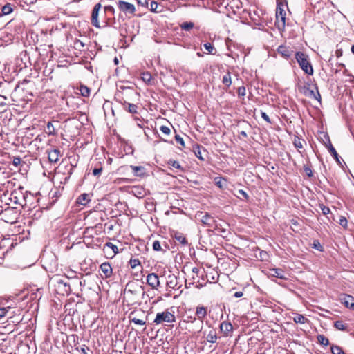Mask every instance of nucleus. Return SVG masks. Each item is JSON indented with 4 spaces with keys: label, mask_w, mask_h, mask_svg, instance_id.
Returning a JSON list of instances; mask_svg holds the SVG:
<instances>
[{
    "label": "nucleus",
    "mask_w": 354,
    "mask_h": 354,
    "mask_svg": "<svg viewBox=\"0 0 354 354\" xmlns=\"http://www.w3.org/2000/svg\"><path fill=\"white\" fill-rule=\"evenodd\" d=\"M287 4L277 0L276 8L275 26L279 31H283L286 27V11Z\"/></svg>",
    "instance_id": "1"
},
{
    "label": "nucleus",
    "mask_w": 354,
    "mask_h": 354,
    "mask_svg": "<svg viewBox=\"0 0 354 354\" xmlns=\"http://www.w3.org/2000/svg\"><path fill=\"white\" fill-rule=\"evenodd\" d=\"M295 59L298 62L300 68L308 75H312L313 74V68L309 61L308 56L302 53L297 52L295 53Z\"/></svg>",
    "instance_id": "2"
},
{
    "label": "nucleus",
    "mask_w": 354,
    "mask_h": 354,
    "mask_svg": "<svg viewBox=\"0 0 354 354\" xmlns=\"http://www.w3.org/2000/svg\"><path fill=\"white\" fill-rule=\"evenodd\" d=\"M28 196V192L24 191L23 187H19L15 189L10 195V200L13 202L15 205H20L24 206L26 205V197Z\"/></svg>",
    "instance_id": "3"
},
{
    "label": "nucleus",
    "mask_w": 354,
    "mask_h": 354,
    "mask_svg": "<svg viewBox=\"0 0 354 354\" xmlns=\"http://www.w3.org/2000/svg\"><path fill=\"white\" fill-rule=\"evenodd\" d=\"M174 322H176V316L174 313H171L167 310L161 313H158L153 320V323L156 325L165 323H173Z\"/></svg>",
    "instance_id": "4"
},
{
    "label": "nucleus",
    "mask_w": 354,
    "mask_h": 354,
    "mask_svg": "<svg viewBox=\"0 0 354 354\" xmlns=\"http://www.w3.org/2000/svg\"><path fill=\"white\" fill-rule=\"evenodd\" d=\"M196 218L203 223V225L207 227H214L216 223L214 218L208 213L198 212L196 214Z\"/></svg>",
    "instance_id": "5"
},
{
    "label": "nucleus",
    "mask_w": 354,
    "mask_h": 354,
    "mask_svg": "<svg viewBox=\"0 0 354 354\" xmlns=\"http://www.w3.org/2000/svg\"><path fill=\"white\" fill-rule=\"evenodd\" d=\"M118 8L125 14H134L136 12V8L133 4L129 2L120 0L117 3Z\"/></svg>",
    "instance_id": "6"
},
{
    "label": "nucleus",
    "mask_w": 354,
    "mask_h": 354,
    "mask_svg": "<svg viewBox=\"0 0 354 354\" xmlns=\"http://www.w3.org/2000/svg\"><path fill=\"white\" fill-rule=\"evenodd\" d=\"M102 8V5L100 3H96L93 7V9L91 12V24L96 28H100V22L98 20V15L100 9Z\"/></svg>",
    "instance_id": "7"
},
{
    "label": "nucleus",
    "mask_w": 354,
    "mask_h": 354,
    "mask_svg": "<svg viewBox=\"0 0 354 354\" xmlns=\"http://www.w3.org/2000/svg\"><path fill=\"white\" fill-rule=\"evenodd\" d=\"M147 283L152 289L157 290L160 286L159 277L156 273H150L147 276Z\"/></svg>",
    "instance_id": "8"
},
{
    "label": "nucleus",
    "mask_w": 354,
    "mask_h": 354,
    "mask_svg": "<svg viewBox=\"0 0 354 354\" xmlns=\"http://www.w3.org/2000/svg\"><path fill=\"white\" fill-rule=\"evenodd\" d=\"M207 308L204 306H198L196 308V316H197L199 322L198 331L202 329L203 319L207 316Z\"/></svg>",
    "instance_id": "9"
},
{
    "label": "nucleus",
    "mask_w": 354,
    "mask_h": 354,
    "mask_svg": "<svg viewBox=\"0 0 354 354\" xmlns=\"http://www.w3.org/2000/svg\"><path fill=\"white\" fill-rule=\"evenodd\" d=\"M315 91L313 89L306 88V90L304 92V94L308 96V97L313 98L317 100V101H321V95L319 94V92L318 91L317 86H315Z\"/></svg>",
    "instance_id": "10"
},
{
    "label": "nucleus",
    "mask_w": 354,
    "mask_h": 354,
    "mask_svg": "<svg viewBox=\"0 0 354 354\" xmlns=\"http://www.w3.org/2000/svg\"><path fill=\"white\" fill-rule=\"evenodd\" d=\"M342 303L347 308H354V297L348 295H344L340 299Z\"/></svg>",
    "instance_id": "11"
},
{
    "label": "nucleus",
    "mask_w": 354,
    "mask_h": 354,
    "mask_svg": "<svg viewBox=\"0 0 354 354\" xmlns=\"http://www.w3.org/2000/svg\"><path fill=\"white\" fill-rule=\"evenodd\" d=\"M120 102L122 104L123 109L128 111L130 113H138V106L134 104H131L127 102L125 100L122 101L120 100Z\"/></svg>",
    "instance_id": "12"
},
{
    "label": "nucleus",
    "mask_w": 354,
    "mask_h": 354,
    "mask_svg": "<svg viewBox=\"0 0 354 354\" xmlns=\"http://www.w3.org/2000/svg\"><path fill=\"white\" fill-rule=\"evenodd\" d=\"M60 156V151L58 149H55L48 151V160L50 162L55 163L59 160V157Z\"/></svg>",
    "instance_id": "13"
},
{
    "label": "nucleus",
    "mask_w": 354,
    "mask_h": 354,
    "mask_svg": "<svg viewBox=\"0 0 354 354\" xmlns=\"http://www.w3.org/2000/svg\"><path fill=\"white\" fill-rule=\"evenodd\" d=\"M54 124H58V121H50L47 123L45 131L49 136L57 135V131Z\"/></svg>",
    "instance_id": "14"
},
{
    "label": "nucleus",
    "mask_w": 354,
    "mask_h": 354,
    "mask_svg": "<svg viewBox=\"0 0 354 354\" xmlns=\"http://www.w3.org/2000/svg\"><path fill=\"white\" fill-rule=\"evenodd\" d=\"M327 138H328V144L326 145V147L328 148V150L330 152V153L332 155V156L335 158L336 162L338 164H340L339 156L337 152L336 151L335 149L331 144V142H330L328 136H327Z\"/></svg>",
    "instance_id": "15"
},
{
    "label": "nucleus",
    "mask_w": 354,
    "mask_h": 354,
    "mask_svg": "<svg viewBox=\"0 0 354 354\" xmlns=\"http://www.w3.org/2000/svg\"><path fill=\"white\" fill-rule=\"evenodd\" d=\"M277 52L286 59L289 58L292 55V51L290 50L288 47L282 45L278 47Z\"/></svg>",
    "instance_id": "16"
},
{
    "label": "nucleus",
    "mask_w": 354,
    "mask_h": 354,
    "mask_svg": "<svg viewBox=\"0 0 354 354\" xmlns=\"http://www.w3.org/2000/svg\"><path fill=\"white\" fill-rule=\"evenodd\" d=\"M167 287L171 289H176L178 286V279L174 274H169L167 280Z\"/></svg>",
    "instance_id": "17"
},
{
    "label": "nucleus",
    "mask_w": 354,
    "mask_h": 354,
    "mask_svg": "<svg viewBox=\"0 0 354 354\" xmlns=\"http://www.w3.org/2000/svg\"><path fill=\"white\" fill-rule=\"evenodd\" d=\"M101 271L106 278L109 277L112 274V268L109 263H103L100 267Z\"/></svg>",
    "instance_id": "18"
},
{
    "label": "nucleus",
    "mask_w": 354,
    "mask_h": 354,
    "mask_svg": "<svg viewBox=\"0 0 354 354\" xmlns=\"http://www.w3.org/2000/svg\"><path fill=\"white\" fill-rule=\"evenodd\" d=\"M270 275L281 279H287L284 272L280 268H273L270 270Z\"/></svg>",
    "instance_id": "19"
},
{
    "label": "nucleus",
    "mask_w": 354,
    "mask_h": 354,
    "mask_svg": "<svg viewBox=\"0 0 354 354\" xmlns=\"http://www.w3.org/2000/svg\"><path fill=\"white\" fill-rule=\"evenodd\" d=\"M215 230L217 231V232L222 236L225 237L226 236L229 232L227 229V225H225V227H223L221 224L215 223L214 225Z\"/></svg>",
    "instance_id": "20"
},
{
    "label": "nucleus",
    "mask_w": 354,
    "mask_h": 354,
    "mask_svg": "<svg viewBox=\"0 0 354 354\" xmlns=\"http://www.w3.org/2000/svg\"><path fill=\"white\" fill-rule=\"evenodd\" d=\"M220 329L225 335H227L228 333L232 330L233 326L230 322L225 321L221 324Z\"/></svg>",
    "instance_id": "21"
},
{
    "label": "nucleus",
    "mask_w": 354,
    "mask_h": 354,
    "mask_svg": "<svg viewBox=\"0 0 354 354\" xmlns=\"http://www.w3.org/2000/svg\"><path fill=\"white\" fill-rule=\"evenodd\" d=\"M141 79L148 85H153L154 84V80L153 79L151 73H149V72L142 73L141 74Z\"/></svg>",
    "instance_id": "22"
},
{
    "label": "nucleus",
    "mask_w": 354,
    "mask_h": 354,
    "mask_svg": "<svg viewBox=\"0 0 354 354\" xmlns=\"http://www.w3.org/2000/svg\"><path fill=\"white\" fill-rule=\"evenodd\" d=\"M174 239L179 242L180 244L183 245H188L187 240L185 235L180 232H176L174 234Z\"/></svg>",
    "instance_id": "23"
},
{
    "label": "nucleus",
    "mask_w": 354,
    "mask_h": 354,
    "mask_svg": "<svg viewBox=\"0 0 354 354\" xmlns=\"http://www.w3.org/2000/svg\"><path fill=\"white\" fill-rule=\"evenodd\" d=\"M206 339L209 343H214L217 340V334L215 329H211L207 335Z\"/></svg>",
    "instance_id": "24"
},
{
    "label": "nucleus",
    "mask_w": 354,
    "mask_h": 354,
    "mask_svg": "<svg viewBox=\"0 0 354 354\" xmlns=\"http://www.w3.org/2000/svg\"><path fill=\"white\" fill-rule=\"evenodd\" d=\"M13 5L8 3L1 8V13L0 16L7 15L10 14L13 11Z\"/></svg>",
    "instance_id": "25"
},
{
    "label": "nucleus",
    "mask_w": 354,
    "mask_h": 354,
    "mask_svg": "<svg viewBox=\"0 0 354 354\" xmlns=\"http://www.w3.org/2000/svg\"><path fill=\"white\" fill-rule=\"evenodd\" d=\"M8 107L7 98L0 95V113L6 111Z\"/></svg>",
    "instance_id": "26"
},
{
    "label": "nucleus",
    "mask_w": 354,
    "mask_h": 354,
    "mask_svg": "<svg viewBox=\"0 0 354 354\" xmlns=\"http://www.w3.org/2000/svg\"><path fill=\"white\" fill-rule=\"evenodd\" d=\"M334 326L339 330L346 331L348 330V325L344 323L342 321L337 320L334 323Z\"/></svg>",
    "instance_id": "27"
},
{
    "label": "nucleus",
    "mask_w": 354,
    "mask_h": 354,
    "mask_svg": "<svg viewBox=\"0 0 354 354\" xmlns=\"http://www.w3.org/2000/svg\"><path fill=\"white\" fill-rule=\"evenodd\" d=\"M89 201L90 199L87 194H81L77 199V203L82 205H86Z\"/></svg>",
    "instance_id": "28"
},
{
    "label": "nucleus",
    "mask_w": 354,
    "mask_h": 354,
    "mask_svg": "<svg viewBox=\"0 0 354 354\" xmlns=\"http://www.w3.org/2000/svg\"><path fill=\"white\" fill-rule=\"evenodd\" d=\"M131 169L133 171L135 175L137 176H142L145 174V168L142 166L131 165Z\"/></svg>",
    "instance_id": "29"
},
{
    "label": "nucleus",
    "mask_w": 354,
    "mask_h": 354,
    "mask_svg": "<svg viewBox=\"0 0 354 354\" xmlns=\"http://www.w3.org/2000/svg\"><path fill=\"white\" fill-rule=\"evenodd\" d=\"M293 321L297 324H305L308 322V319L305 317L303 315L296 314L293 317Z\"/></svg>",
    "instance_id": "30"
},
{
    "label": "nucleus",
    "mask_w": 354,
    "mask_h": 354,
    "mask_svg": "<svg viewBox=\"0 0 354 354\" xmlns=\"http://www.w3.org/2000/svg\"><path fill=\"white\" fill-rule=\"evenodd\" d=\"M317 341L318 342L321 344V345H323L324 346H326L329 344V340L328 338H326L324 335H318L317 337Z\"/></svg>",
    "instance_id": "31"
},
{
    "label": "nucleus",
    "mask_w": 354,
    "mask_h": 354,
    "mask_svg": "<svg viewBox=\"0 0 354 354\" xmlns=\"http://www.w3.org/2000/svg\"><path fill=\"white\" fill-rule=\"evenodd\" d=\"M222 82L226 86L229 87L232 84L231 75L230 72H227L223 77Z\"/></svg>",
    "instance_id": "32"
},
{
    "label": "nucleus",
    "mask_w": 354,
    "mask_h": 354,
    "mask_svg": "<svg viewBox=\"0 0 354 354\" xmlns=\"http://www.w3.org/2000/svg\"><path fill=\"white\" fill-rule=\"evenodd\" d=\"M193 151L194 152V154L198 159H200L201 160H204V158L202 156V153H201V147L198 145H196L194 147Z\"/></svg>",
    "instance_id": "33"
},
{
    "label": "nucleus",
    "mask_w": 354,
    "mask_h": 354,
    "mask_svg": "<svg viewBox=\"0 0 354 354\" xmlns=\"http://www.w3.org/2000/svg\"><path fill=\"white\" fill-rule=\"evenodd\" d=\"M106 248L111 249L114 254H116L118 253V247L111 242H107L105 243V245L104 246V250H105Z\"/></svg>",
    "instance_id": "34"
},
{
    "label": "nucleus",
    "mask_w": 354,
    "mask_h": 354,
    "mask_svg": "<svg viewBox=\"0 0 354 354\" xmlns=\"http://www.w3.org/2000/svg\"><path fill=\"white\" fill-rule=\"evenodd\" d=\"M204 48L212 55H214L216 53L215 48L211 43H205L204 44Z\"/></svg>",
    "instance_id": "35"
},
{
    "label": "nucleus",
    "mask_w": 354,
    "mask_h": 354,
    "mask_svg": "<svg viewBox=\"0 0 354 354\" xmlns=\"http://www.w3.org/2000/svg\"><path fill=\"white\" fill-rule=\"evenodd\" d=\"M80 91L81 95L84 97H88L90 95V89L86 86H80Z\"/></svg>",
    "instance_id": "36"
},
{
    "label": "nucleus",
    "mask_w": 354,
    "mask_h": 354,
    "mask_svg": "<svg viewBox=\"0 0 354 354\" xmlns=\"http://www.w3.org/2000/svg\"><path fill=\"white\" fill-rule=\"evenodd\" d=\"M180 28L185 31H189L194 28V23L185 22L180 25Z\"/></svg>",
    "instance_id": "37"
},
{
    "label": "nucleus",
    "mask_w": 354,
    "mask_h": 354,
    "mask_svg": "<svg viewBox=\"0 0 354 354\" xmlns=\"http://www.w3.org/2000/svg\"><path fill=\"white\" fill-rule=\"evenodd\" d=\"M304 140L300 139L297 136H295L293 144L296 148L301 149L303 147L302 142H304Z\"/></svg>",
    "instance_id": "38"
},
{
    "label": "nucleus",
    "mask_w": 354,
    "mask_h": 354,
    "mask_svg": "<svg viewBox=\"0 0 354 354\" xmlns=\"http://www.w3.org/2000/svg\"><path fill=\"white\" fill-rule=\"evenodd\" d=\"M331 352L333 354H345L342 349L338 346H332Z\"/></svg>",
    "instance_id": "39"
},
{
    "label": "nucleus",
    "mask_w": 354,
    "mask_h": 354,
    "mask_svg": "<svg viewBox=\"0 0 354 354\" xmlns=\"http://www.w3.org/2000/svg\"><path fill=\"white\" fill-rule=\"evenodd\" d=\"M129 264L131 268H136L137 266L140 265V261L138 259H131Z\"/></svg>",
    "instance_id": "40"
},
{
    "label": "nucleus",
    "mask_w": 354,
    "mask_h": 354,
    "mask_svg": "<svg viewBox=\"0 0 354 354\" xmlns=\"http://www.w3.org/2000/svg\"><path fill=\"white\" fill-rule=\"evenodd\" d=\"M158 3L156 1H151L150 3V10L154 12H160L161 10H158Z\"/></svg>",
    "instance_id": "41"
},
{
    "label": "nucleus",
    "mask_w": 354,
    "mask_h": 354,
    "mask_svg": "<svg viewBox=\"0 0 354 354\" xmlns=\"http://www.w3.org/2000/svg\"><path fill=\"white\" fill-rule=\"evenodd\" d=\"M129 318H130L131 322H133L136 324L145 325L146 324V322L145 320L140 319L136 317H131V316L129 317Z\"/></svg>",
    "instance_id": "42"
},
{
    "label": "nucleus",
    "mask_w": 354,
    "mask_h": 354,
    "mask_svg": "<svg viewBox=\"0 0 354 354\" xmlns=\"http://www.w3.org/2000/svg\"><path fill=\"white\" fill-rule=\"evenodd\" d=\"M121 88L123 89V92L121 93L120 91H119L118 93H116V96H118V97H120V93L123 95L124 93L127 94L129 93H135L133 89L129 88H123L122 87H121Z\"/></svg>",
    "instance_id": "43"
},
{
    "label": "nucleus",
    "mask_w": 354,
    "mask_h": 354,
    "mask_svg": "<svg viewBox=\"0 0 354 354\" xmlns=\"http://www.w3.org/2000/svg\"><path fill=\"white\" fill-rule=\"evenodd\" d=\"M152 247H153V249L155 250V251H160L162 250V248H161V245H160V243L159 241L158 240H156L153 242V245H152Z\"/></svg>",
    "instance_id": "44"
},
{
    "label": "nucleus",
    "mask_w": 354,
    "mask_h": 354,
    "mask_svg": "<svg viewBox=\"0 0 354 354\" xmlns=\"http://www.w3.org/2000/svg\"><path fill=\"white\" fill-rule=\"evenodd\" d=\"M339 224L342 226L344 228H346L347 227V224H348V221H347V219L346 218V217L344 216H340L339 218Z\"/></svg>",
    "instance_id": "45"
},
{
    "label": "nucleus",
    "mask_w": 354,
    "mask_h": 354,
    "mask_svg": "<svg viewBox=\"0 0 354 354\" xmlns=\"http://www.w3.org/2000/svg\"><path fill=\"white\" fill-rule=\"evenodd\" d=\"M215 181H216V185L218 187L222 188L224 186L223 182H226V180L225 178H216Z\"/></svg>",
    "instance_id": "46"
},
{
    "label": "nucleus",
    "mask_w": 354,
    "mask_h": 354,
    "mask_svg": "<svg viewBox=\"0 0 354 354\" xmlns=\"http://www.w3.org/2000/svg\"><path fill=\"white\" fill-rule=\"evenodd\" d=\"M169 164L174 168L182 169L181 165L178 161L169 160Z\"/></svg>",
    "instance_id": "47"
},
{
    "label": "nucleus",
    "mask_w": 354,
    "mask_h": 354,
    "mask_svg": "<svg viewBox=\"0 0 354 354\" xmlns=\"http://www.w3.org/2000/svg\"><path fill=\"white\" fill-rule=\"evenodd\" d=\"M245 92H246V90H245V86H240L238 88V91H237L238 95L240 96V97L245 96V93H246Z\"/></svg>",
    "instance_id": "48"
},
{
    "label": "nucleus",
    "mask_w": 354,
    "mask_h": 354,
    "mask_svg": "<svg viewBox=\"0 0 354 354\" xmlns=\"http://www.w3.org/2000/svg\"><path fill=\"white\" fill-rule=\"evenodd\" d=\"M175 140L177 143L180 144L183 147H185L184 140H183V138H181L179 135L175 136Z\"/></svg>",
    "instance_id": "49"
},
{
    "label": "nucleus",
    "mask_w": 354,
    "mask_h": 354,
    "mask_svg": "<svg viewBox=\"0 0 354 354\" xmlns=\"http://www.w3.org/2000/svg\"><path fill=\"white\" fill-rule=\"evenodd\" d=\"M138 6L142 7L147 8L148 7V0H136Z\"/></svg>",
    "instance_id": "50"
},
{
    "label": "nucleus",
    "mask_w": 354,
    "mask_h": 354,
    "mask_svg": "<svg viewBox=\"0 0 354 354\" xmlns=\"http://www.w3.org/2000/svg\"><path fill=\"white\" fill-rule=\"evenodd\" d=\"M304 169L308 177H312L313 176V171L309 167L304 166Z\"/></svg>",
    "instance_id": "51"
},
{
    "label": "nucleus",
    "mask_w": 354,
    "mask_h": 354,
    "mask_svg": "<svg viewBox=\"0 0 354 354\" xmlns=\"http://www.w3.org/2000/svg\"><path fill=\"white\" fill-rule=\"evenodd\" d=\"M160 131L165 135H169L170 133V129L167 126H161Z\"/></svg>",
    "instance_id": "52"
},
{
    "label": "nucleus",
    "mask_w": 354,
    "mask_h": 354,
    "mask_svg": "<svg viewBox=\"0 0 354 354\" xmlns=\"http://www.w3.org/2000/svg\"><path fill=\"white\" fill-rule=\"evenodd\" d=\"M57 283L59 285H63L65 287V292H66L70 291V286L68 285L66 283H64L62 279L57 281Z\"/></svg>",
    "instance_id": "53"
},
{
    "label": "nucleus",
    "mask_w": 354,
    "mask_h": 354,
    "mask_svg": "<svg viewBox=\"0 0 354 354\" xmlns=\"http://www.w3.org/2000/svg\"><path fill=\"white\" fill-rule=\"evenodd\" d=\"M321 209H322V214L324 215H327L330 212L329 207H326L323 205H321Z\"/></svg>",
    "instance_id": "54"
},
{
    "label": "nucleus",
    "mask_w": 354,
    "mask_h": 354,
    "mask_svg": "<svg viewBox=\"0 0 354 354\" xmlns=\"http://www.w3.org/2000/svg\"><path fill=\"white\" fill-rule=\"evenodd\" d=\"M8 312V309L6 308H0V317H4L7 313Z\"/></svg>",
    "instance_id": "55"
},
{
    "label": "nucleus",
    "mask_w": 354,
    "mask_h": 354,
    "mask_svg": "<svg viewBox=\"0 0 354 354\" xmlns=\"http://www.w3.org/2000/svg\"><path fill=\"white\" fill-rule=\"evenodd\" d=\"M313 248L318 250L319 251H322L323 250V248L322 246L320 245L319 242V241H314L313 243Z\"/></svg>",
    "instance_id": "56"
},
{
    "label": "nucleus",
    "mask_w": 354,
    "mask_h": 354,
    "mask_svg": "<svg viewBox=\"0 0 354 354\" xmlns=\"http://www.w3.org/2000/svg\"><path fill=\"white\" fill-rule=\"evenodd\" d=\"M102 171V167L95 168L93 170V174L94 176H100Z\"/></svg>",
    "instance_id": "57"
},
{
    "label": "nucleus",
    "mask_w": 354,
    "mask_h": 354,
    "mask_svg": "<svg viewBox=\"0 0 354 354\" xmlns=\"http://www.w3.org/2000/svg\"><path fill=\"white\" fill-rule=\"evenodd\" d=\"M261 115L262 118L266 120L268 123H271L270 119L269 116L266 114V113L261 111Z\"/></svg>",
    "instance_id": "58"
},
{
    "label": "nucleus",
    "mask_w": 354,
    "mask_h": 354,
    "mask_svg": "<svg viewBox=\"0 0 354 354\" xmlns=\"http://www.w3.org/2000/svg\"><path fill=\"white\" fill-rule=\"evenodd\" d=\"M104 11L105 12H114L115 10L114 8L111 6H106L104 7Z\"/></svg>",
    "instance_id": "59"
},
{
    "label": "nucleus",
    "mask_w": 354,
    "mask_h": 354,
    "mask_svg": "<svg viewBox=\"0 0 354 354\" xmlns=\"http://www.w3.org/2000/svg\"><path fill=\"white\" fill-rule=\"evenodd\" d=\"M88 350V348L86 345H83L80 348V351L82 354H88V353H87Z\"/></svg>",
    "instance_id": "60"
},
{
    "label": "nucleus",
    "mask_w": 354,
    "mask_h": 354,
    "mask_svg": "<svg viewBox=\"0 0 354 354\" xmlns=\"http://www.w3.org/2000/svg\"><path fill=\"white\" fill-rule=\"evenodd\" d=\"M239 193L243 196L245 199H248V194L243 189H239Z\"/></svg>",
    "instance_id": "61"
},
{
    "label": "nucleus",
    "mask_w": 354,
    "mask_h": 354,
    "mask_svg": "<svg viewBox=\"0 0 354 354\" xmlns=\"http://www.w3.org/2000/svg\"><path fill=\"white\" fill-rule=\"evenodd\" d=\"M243 295V292H241V291L236 292L234 294V296L236 298L241 297Z\"/></svg>",
    "instance_id": "62"
},
{
    "label": "nucleus",
    "mask_w": 354,
    "mask_h": 354,
    "mask_svg": "<svg viewBox=\"0 0 354 354\" xmlns=\"http://www.w3.org/2000/svg\"><path fill=\"white\" fill-rule=\"evenodd\" d=\"M187 322H191V323H194V322H196V317H188Z\"/></svg>",
    "instance_id": "63"
},
{
    "label": "nucleus",
    "mask_w": 354,
    "mask_h": 354,
    "mask_svg": "<svg viewBox=\"0 0 354 354\" xmlns=\"http://www.w3.org/2000/svg\"><path fill=\"white\" fill-rule=\"evenodd\" d=\"M75 45H77V47H79V46L84 47V44L82 43L80 40H77V41L75 42Z\"/></svg>",
    "instance_id": "64"
}]
</instances>
